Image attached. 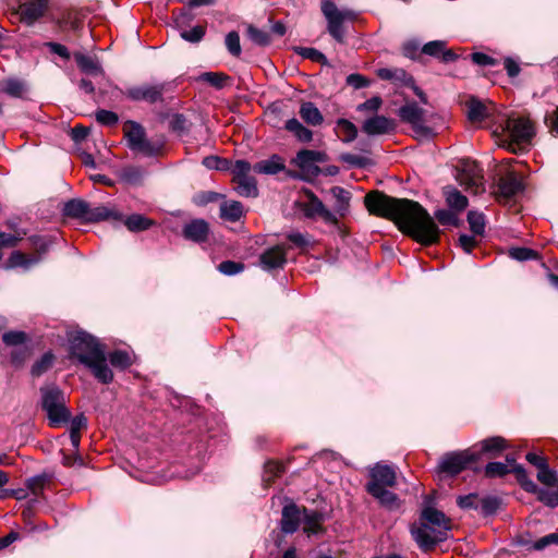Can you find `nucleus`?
Returning a JSON list of instances; mask_svg holds the SVG:
<instances>
[{
    "label": "nucleus",
    "instance_id": "1",
    "mask_svg": "<svg viewBox=\"0 0 558 558\" xmlns=\"http://www.w3.org/2000/svg\"><path fill=\"white\" fill-rule=\"evenodd\" d=\"M364 203L369 214L392 220L400 231L421 244L432 245L438 242V227L417 202L372 191L365 195Z\"/></svg>",
    "mask_w": 558,
    "mask_h": 558
},
{
    "label": "nucleus",
    "instance_id": "2",
    "mask_svg": "<svg viewBox=\"0 0 558 558\" xmlns=\"http://www.w3.org/2000/svg\"><path fill=\"white\" fill-rule=\"evenodd\" d=\"M70 352L102 384L113 380V373L107 365L105 349L92 335L85 331L73 332L70 337Z\"/></svg>",
    "mask_w": 558,
    "mask_h": 558
},
{
    "label": "nucleus",
    "instance_id": "3",
    "mask_svg": "<svg viewBox=\"0 0 558 558\" xmlns=\"http://www.w3.org/2000/svg\"><path fill=\"white\" fill-rule=\"evenodd\" d=\"M41 408L46 412L49 426L60 427L68 424L71 412L66 408L64 393L58 387H43Z\"/></svg>",
    "mask_w": 558,
    "mask_h": 558
},
{
    "label": "nucleus",
    "instance_id": "4",
    "mask_svg": "<svg viewBox=\"0 0 558 558\" xmlns=\"http://www.w3.org/2000/svg\"><path fill=\"white\" fill-rule=\"evenodd\" d=\"M64 215L81 219L85 222H99L105 220H122L123 216L114 208L107 206L92 207L83 199H71L64 205Z\"/></svg>",
    "mask_w": 558,
    "mask_h": 558
},
{
    "label": "nucleus",
    "instance_id": "5",
    "mask_svg": "<svg viewBox=\"0 0 558 558\" xmlns=\"http://www.w3.org/2000/svg\"><path fill=\"white\" fill-rule=\"evenodd\" d=\"M295 205L306 218H320L329 225H337L339 221L336 214L329 210L311 191H306L304 196L296 201Z\"/></svg>",
    "mask_w": 558,
    "mask_h": 558
},
{
    "label": "nucleus",
    "instance_id": "6",
    "mask_svg": "<svg viewBox=\"0 0 558 558\" xmlns=\"http://www.w3.org/2000/svg\"><path fill=\"white\" fill-rule=\"evenodd\" d=\"M252 169L251 163L245 160H236L231 168L235 191L241 196L256 197L258 194L256 180L250 175Z\"/></svg>",
    "mask_w": 558,
    "mask_h": 558
},
{
    "label": "nucleus",
    "instance_id": "7",
    "mask_svg": "<svg viewBox=\"0 0 558 558\" xmlns=\"http://www.w3.org/2000/svg\"><path fill=\"white\" fill-rule=\"evenodd\" d=\"M477 459L478 457L473 449L448 453L441 458L438 470L442 473L456 475Z\"/></svg>",
    "mask_w": 558,
    "mask_h": 558
},
{
    "label": "nucleus",
    "instance_id": "8",
    "mask_svg": "<svg viewBox=\"0 0 558 558\" xmlns=\"http://www.w3.org/2000/svg\"><path fill=\"white\" fill-rule=\"evenodd\" d=\"M169 86V83L142 84L128 88L125 96L134 101L155 104L163 100V94L168 90Z\"/></svg>",
    "mask_w": 558,
    "mask_h": 558
},
{
    "label": "nucleus",
    "instance_id": "9",
    "mask_svg": "<svg viewBox=\"0 0 558 558\" xmlns=\"http://www.w3.org/2000/svg\"><path fill=\"white\" fill-rule=\"evenodd\" d=\"M48 7L49 0H19L13 14H17L22 23L32 26L46 14Z\"/></svg>",
    "mask_w": 558,
    "mask_h": 558
},
{
    "label": "nucleus",
    "instance_id": "10",
    "mask_svg": "<svg viewBox=\"0 0 558 558\" xmlns=\"http://www.w3.org/2000/svg\"><path fill=\"white\" fill-rule=\"evenodd\" d=\"M124 136L128 140L129 147L146 156L154 154L153 145L146 140L143 126L134 121L125 122L123 126Z\"/></svg>",
    "mask_w": 558,
    "mask_h": 558
},
{
    "label": "nucleus",
    "instance_id": "11",
    "mask_svg": "<svg viewBox=\"0 0 558 558\" xmlns=\"http://www.w3.org/2000/svg\"><path fill=\"white\" fill-rule=\"evenodd\" d=\"M457 179L461 185L474 194L484 191L482 169L474 161H462Z\"/></svg>",
    "mask_w": 558,
    "mask_h": 558
},
{
    "label": "nucleus",
    "instance_id": "12",
    "mask_svg": "<svg viewBox=\"0 0 558 558\" xmlns=\"http://www.w3.org/2000/svg\"><path fill=\"white\" fill-rule=\"evenodd\" d=\"M425 111L416 102H409L399 109V117L403 122L412 125L418 136H429L432 131L424 125Z\"/></svg>",
    "mask_w": 558,
    "mask_h": 558
},
{
    "label": "nucleus",
    "instance_id": "13",
    "mask_svg": "<svg viewBox=\"0 0 558 558\" xmlns=\"http://www.w3.org/2000/svg\"><path fill=\"white\" fill-rule=\"evenodd\" d=\"M323 14L328 22L329 34L339 43L343 41L344 32L342 23L347 17V14L340 11L337 5L331 1H325L322 5Z\"/></svg>",
    "mask_w": 558,
    "mask_h": 558
},
{
    "label": "nucleus",
    "instance_id": "14",
    "mask_svg": "<svg viewBox=\"0 0 558 558\" xmlns=\"http://www.w3.org/2000/svg\"><path fill=\"white\" fill-rule=\"evenodd\" d=\"M411 533L418 546L425 550L432 548L436 543L444 541L447 536L444 532L436 530V526L428 525L421 521L420 525H413Z\"/></svg>",
    "mask_w": 558,
    "mask_h": 558
},
{
    "label": "nucleus",
    "instance_id": "15",
    "mask_svg": "<svg viewBox=\"0 0 558 558\" xmlns=\"http://www.w3.org/2000/svg\"><path fill=\"white\" fill-rule=\"evenodd\" d=\"M502 130L515 143L527 142L534 134L531 121L525 118L507 119Z\"/></svg>",
    "mask_w": 558,
    "mask_h": 558
},
{
    "label": "nucleus",
    "instance_id": "16",
    "mask_svg": "<svg viewBox=\"0 0 558 558\" xmlns=\"http://www.w3.org/2000/svg\"><path fill=\"white\" fill-rule=\"evenodd\" d=\"M513 471L517 473L521 486L529 493H537L538 499L545 505L554 508L558 506V492H548L538 489L537 485L527 477L525 470L521 465H514Z\"/></svg>",
    "mask_w": 558,
    "mask_h": 558
},
{
    "label": "nucleus",
    "instance_id": "17",
    "mask_svg": "<svg viewBox=\"0 0 558 558\" xmlns=\"http://www.w3.org/2000/svg\"><path fill=\"white\" fill-rule=\"evenodd\" d=\"M369 475L367 490L374 487H392L396 484V471L390 465L377 463Z\"/></svg>",
    "mask_w": 558,
    "mask_h": 558
},
{
    "label": "nucleus",
    "instance_id": "18",
    "mask_svg": "<svg viewBox=\"0 0 558 558\" xmlns=\"http://www.w3.org/2000/svg\"><path fill=\"white\" fill-rule=\"evenodd\" d=\"M327 156L325 153L303 149L298 153L294 162L303 171L316 173L318 172V167L315 163L325 162Z\"/></svg>",
    "mask_w": 558,
    "mask_h": 558
},
{
    "label": "nucleus",
    "instance_id": "19",
    "mask_svg": "<svg viewBox=\"0 0 558 558\" xmlns=\"http://www.w3.org/2000/svg\"><path fill=\"white\" fill-rule=\"evenodd\" d=\"M523 190L521 179L514 173L509 172L499 179L498 182V197L500 199H509Z\"/></svg>",
    "mask_w": 558,
    "mask_h": 558
},
{
    "label": "nucleus",
    "instance_id": "20",
    "mask_svg": "<svg viewBox=\"0 0 558 558\" xmlns=\"http://www.w3.org/2000/svg\"><path fill=\"white\" fill-rule=\"evenodd\" d=\"M395 122L384 116H375L364 121L362 131L367 135H381L395 130Z\"/></svg>",
    "mask_w": 558,
    "mask_h": 558
},
{
    "label": "nucleus",
    "instance_id": "21",
    "mask_svg": "<svg viewBox=\"0 0 558 558\" xmlns=\"http://www.w3.org/2000/svg\"><path fill=\"white\" fill-rule=\"evenodd\" d=\"M301 508L295 505H288L282 510L281 529L284 533L295 532L302 522Z\"/></svg>",
    "mask_w": 558,
    "mask_h": 558
},
{
    "label": "nucleus",
    "instance_id": "22",
    "mask_svg": "<svg viewBox=\"0 0 558 558\" xmlns=\"http://www.w3.org/2000/svg\"><path fill=\"white\" fill-rule=\"evenodd\" d=\"M208 233V223L203 219H194L191 222L186 223L183 228L184 238L193 242L206 241Z\"/></svg>",
    "mask_w": 558,
    "mask_h": 558
},
{
    "label": "nucleus",
    "instance_id": "23",
    "mask_svg": "<svg viewBox=\"0 0 558 558\" xmlns=\"http://www.w3.org/2000/svg\"><path fill=\"white\" fill-rule=\"evenodd\" d=\"M260 265L264 269L270 270L284 265L286 252L281 246H274L260 255Z\"/></svg>",
    "mask_w": 558,
    "mask_h": 558
},
{
    "label": "nucleus",
    "instance_id": "24",
    "mask_svg": "<svg viewBox=\"0 0 558 558\" xmlns=\"http://www.w3.org/2000/svg\"><path fill=\"white\" fill-rule=\"evenodd\" d=\"M421 521L436 526V530L442 531L445 536H447V532L450 530V521L446 515L432 507L423 510Z\"/></svg>",
    "mask_w": 558,
    "mask_h": 558
},
{
    "label": "nucleus",
    "instance_id": "25",
    "mask_svg": "<svg viewBox=\"0 0 558 558\" xmlns=\"http://www.w3.org/2000/svg\"><path fill=\"white\" fill-rule=\"evenodd\" d=\"M330 194L335 198V210L332 213L336 214L337 218L344 217L349 210L351 193L343 187L333 186L330 189Z\"/></svg>",
    "mask_w": 558,
    "mask_h": 558
},
{
    "label": "nucleus",
    "instance_id": "26",
    "mask_svg": "<svg viewBox=\"0 0 558 558\" xmlns=\"http://www.w3.org/2000/svg\"><path fill=\"white\" fill-rule=\"evenodd\" d=\"M475 447H480L478 452H475L478 458L481 454H489L490 457H496L507 448V442L502 437L495 436L482 440Z\"/></svg>",
    "mask_w": 558,
    "mask_h": 558
},
{
    "label": "nucleus",
    "instance_id": "27",
    "mask_svg": "<svg viewBox=\"0 0 558 558\" xmlns=\"http://www.w3.org/2000/svg\"><path fill=\"white\" fill-rule=\"evenodd\" d=\"M303 531L307 535L317 534L322 531L323 515L316 511H308L301 508Z\"/></svg>",
    "mask_w": 558,
    "mask_h": 558
},
{
    "label": "nucleus",
    "instance_id": "28",
    "mask_svg": "<svg viewBox=\"0 0 558 558\" xmlns=\"http://www.w3.org/2000/svg\"><path fill=\"white\" fill-rule=\"evenodd\" d=\"M299 114L308 125L318 126L324 122V117L319 109L311 101L301 104Z\"/></svg>",
    "mask_w": 558,
    "mask_h": 558
},
{
    "label": "nucleus",
    "instance_id": "29",
    "mask_svg": "<svg viewBox=\"0 0 558 558\" xmlns=\"http://www.w3.org/2000/svg\"><path fill=\"white\" fill-rule=\"evenodd\" d=\"M284 162L278 155L271 156L269 159L260 160L253 166V170L263 174H277L284 169Z\"/></svg>",
    "mask_w": 558,
    "mask_h": 558
},
{
    "label": "nucleus",
    "instance_id": "30",
    "mask_svg": "<svg viewBox=\"0 0 558 558\" xmlns=\"http://www.w3.org/2000/svg\"><path fill=\"white\" fill-rule=\"evenodd\" d=\"M284 128L302 143H308L313 140V132L295 118L289 119Z\"/></svg>",
    "mask_w": 558,
    "mask_h": 558
},
{
    "label": "nucleus",
    "instance_id": "31",
    "mask_svg": "<svg viewBox=\"0 0 558 558\" xmlns=\"http://www.w3.org/2000/svg\"><path fill=\"white\" fill-rule=\"evenodd\" d=\"M124 226L128 228L131 232H141L148 230L150 227L155 225V221L141 215V214H133L129 217H126L124 220Z\"/></svg>",
    "mask_w": 558,
    "mask_h": 558
},
{
    "label": "nucleus",
    "instance_id": "32",
    "mask_svg": "<svg viewBox=\"0 0 558 558\" xmlns=\"http://www.w3.org/2000/svg\"><path fill=\"white\" fill-rule=\"evenodd\" d=\"M336 132L340 140L344 143L353 142L357 136L356 126L347 119H339L336 122Z\"/></svg>",
    "mask_w": 558,
    "mask_h": 558
},
{
    "label": "nucleus",
    "instance_id": "33",
    "mask_svg": "<svg viewBox=\"0 0 558 558\" xmlns=\"http://www.w3.org/2000/svg\"><path fill=\"white\" fill-rule=\"evenodd\" d=\"M444 194L446 196V201L449 207L461 211L465 209L468 206V198L462 195L457 189L452 186H446L444 189Z\"/></svg>",
    "mask_w": 558,
    "mask_h": 558
},
{
    "label": "nucleus",
    "instance_id": "34",
    "mask_svg": "<svg viewBox=\"0 0 558 558\" xmlns=\"http://www.w3.org/2000/svg\"><path fill=\"white\" fill-rule=\"evenodd\" d=\"M70 439L73 448L75 450L78 449L80 440H81V430L86 427L87 420L86 417L81 414L76 415L75 417H70Z\"/></svg>",
    "mask_w": 558,
    "mask_h": 558
},
{
    "label": "nucleus",
    "instance_id": "35",
    "mask_svg": "<svg viewBox=\"0 0 558 558\" xmlns=\"http://www.w3.org/2000/svg\"><path fill=\"white\" fill-rule=\"evenodd\" d=\"M388 487H380V488H377V487H374L373 489H368L367 492L373 496L375 497L376 499H378V501L389 508V509H393V508H397L398 507V498H397V495L391 493L390 490L387 489Z\"/></svg>",
    "mask_w": 558,
    "mask_h": 558
},
{
    "label": "nucleus",
    "instance_id": "36",
    "mask_svg": "<svg viewBox=\"0 0 558 558\" xmlns=\"http://www.w3.org/2000/svg\"><path fill=\"white\" fill-rule=\"evenodd\" d=\"M468 118L472 122H481L488 116V108L476 99H471L466 104Z\"/></svg>",
    "mask_w": 558,
    "mask_h": 558
},
{
    "label": "nucleus",
    "instance_id": "37",
    "mask_svg": "<svg viewBox=\"0 0 558 558\" xmlns=\"http://www.w3.org/2000/svg\"><path fill=\"white\" fill-rule=\"evenodd\" d=\"M220 215L229 221H238L243 215V206L240 202H226L220 206Z\"/></svg>",
    "mask_w": 558,
    "mask_h": 558
},
{
    "label": "nucleus",
    "instance_id": "38",
    "mask_svg": "<svg viewBox=\"0 0 558 558\" xmlns=\"http://www.w3.org/2000/svg\"><path fill=\"white\" fill-rule=\"evenodd\" d=\"M75 61H76L77 65L80 66V69L87 74L99 75L102 73V70H101L99 63L95 59H93L88 56L77 53V54H75Z\"/></svg>",
    "mask_w": 558,
    "mask_h": 558
},
{
    "label": "nucleus",
    "instance_id": "39",
    "mask_svg": "<svg viewBox=\"0 0 558 558\" xmlns=\"http://www.w3.org/2000/svg\"><path fill=\"white\" fill-rule=\"evenodd\" d=\"M109 361L116 368L125 369L132 365L133 361L126 351L117 350L109 354Z\"/></svg>",
    "mask_w": 558,
    "mask_h": 558
},
{
    "label": "nucleus",
    "instance_id": "40",
    "mask_svg": "<svg viewBox=\"0 0 558 558\" xmlns=\"http://www.w3.org/2000/svg\"><path fill=\"white\" fill-rule=\"evenodd\" d=\"M248 38L258 46H267L270 44L271 38L269 33L266 31L259 29L254 25H248L246 28Z\"/></svg>",
    "mask_w": 558,
    "mask_h": 558
},
{
    "label": "nucleus",
    "instance_id": "41",
    "mask_svg": "<svg viewBox=\"0 0 558 558\" xmlns=\"http://www.w3.org/2000/svg\"><path fill=\"white\" fill-rule=\"evenodd\" d=\"M199 78L216 88H222L226 82L230 81V77L222 72H205Z\"/></svg>",
    "mask_w": 558,
    "mask_h": 558
},
{
    "label": "nucleus",
    "instance_id": "42",
    "mask_svg": "<svg viewBox=\"0 0 558 558\" xmlns=\"http://www.w3.org/2000/svg\"><path fill=\"white\" fill-rule=\"evenodd\" d=\"M0 89L12 97H21L24 93V85L19 80L10 78L1 83Z\"/></svg>",
    "mask_w": 558,
    "mask_h": 558
},
{
    "label": "nucleus",
    "instance_id": "43",
    "mask_svg": "<svg viewBox=\"0 0 558 558\" xmlns=\"http://www.w3.org/2000/svg\"><path fill=\"white\" fill-rule=\"evenodd\" d=\"M468 222L474 234L481 235L484 233L485 220L483 214L473 210L469 211Z\"/></svg>",
    "mask_w": 558,
    "mask_h": 558
},
{
    "label": "nucleus",
    "instance_id": "44",
    "mask_svg": "<svg viewBox=\"0 0 558 558\" xmlns=\"http://www.w3.org/2000/svg\"><path fill=\"white\" fill-rule=\"evenodd\" d=\"M54 356L51 353H45L39 361H37L32 367V374L34 376H40L52 367Z\"/></svg>",
    "mask_w": 558,
    "mask_h": 558
},
{
    "label": "nucleus",
    "instance_id": "45",
    "mask_svg": "<svg viewBox=\"0 0 558 558\" xmlns=\"http://www.w3.org/2000/svg\"><path fill=\"white\" fill-rule=\"evenodd\" d=\"M169 125L173 132L179 135L187 133L190 123L183 114L174 113L170 117Z\"/></svg>",
    "mask_w": 558,
    "mask_h": 558
},
{
    "label": "nucleus",
    "instance_id": "46",
    "mask_svg": "<svg viewBox=\"0 0 558 558\" xmlns=\"http://www.w3.org/2000/svg\"><path fill=\"white\" fill-rule=\"evenodd\" d=\"M537 480L546 486L558 487V474L548 468V463L538 470Z\"/></svg>",
    "mask_w": 558,
    "mask_h": 558
},
{
    "label": "nucleus",
    "instance_id": "47",
    "mask_svg": "<svg viewBox=\"0 0 558 558\" xmlns=\"http://www.w3.org/2000/svg\"><path fill=\"white\" fill-rule=\"evenodd\" d=\"M283 472V465L276 461H269L264 468V482L269 484Z\"/></svg>",
    "mask_w": 558,
    "mask_h": 558
},
{
    "label": "nucleus",
    "instance_id": "48",
    "mask_svg": "<svg viewBox=\"0 0 558 558\" xmlns=\"http://www.w3.org/2000/svg\"><path fill=\"white\" fill-rule=\"evenodd\" d=\"M2 340L8 347H15L24 344L27 340V336L23 331H9L2 337Z\"/></svg>",
    "mask_w": 558,
    "mask_h": 558
},
{
    "label": "nucleus",
    "instance_id": "49",
    "mask_svg": "<svg viewBox=\"0 0 558 558\" xmlns=\"http://www.w3.org/2000/svg\"><path fill=\"white\" fill-rule=\"evenodd\" d=\"M226 47L232 56L239 57L241 54L240 36L236 32H230L227 34Z\"/></svg>",
    "mask_w": 558,
    "mask_h": 558
},
{
    "label": "nucleus",
    "instance_id": "50",
    "mask_svg": "<svg viewBox=\"0 0 558 558\" xmlns=\"http://www.w3.org/2000/svg\"><path fill=\"white\" fill-rule=\"evenodd\" d=\"M509 255L517 260H529L537 258V253L526 247H512Z\"/></svg>",
    "mask_w": 558,
    "mask_h": 558
},
{
    "label": "nucleus",
    "instance_id": "51",
    "mask_svg": "<svg viewBox=\"0 0 558 558\" xmlns=\"http://www.w3.org/2000/svg\"><path fill=\"white\" fill-rule=\"evenodd\" d=\"M122 178L129 183H140L144 178V171L137 167H128L122 171Z\"/></svg>",
    "mask_w": 558,
    "mask_h": 558
},
{
    "label": "nucleus",
    "instance_id": "52",
    "mask_svg": "<svg viewBox=\"0 0 558 558\" xmlns=\"http://www.w3.org/2000/svg\"><path fill=\"white\" fill-rule=\"evenodd\" d=\"M509 472V465L501 462H490L485 468V474L489 477L502 476Z\"/></svg>",
    "mask_w": 558,
    "mask_h": 558
},
{
    "label": "nucleus",
    "instance_id": "53",
    "mask_svg": "<svg viewBox=\"0 0 558 558\" xmlns=\"http://www.w3.org/2000/svg\"><path fill=\"white\" fill-rule=\"evenodd\" d=\"M244 269V265L242 263L226 260L219 264L218 270L227 276H232L241 272Z\"/></svg>",
    "mask_w": 558,
    "mask_h": 558
},
{
    "label": "nucleus",
    "instance_id": "54",
    "mask_svg": "<svg viewBox=\"0 0 558 558\" xmlns=\"http://www.w3.org/2000/svg\"><path fill=\"white\" fill-rule=\"evenodd\" d=\"M446 48V43L442 40H433L425 44L422 48V52L432 57H438L442 53Z\"/></svg>",
    "mask_w": 558,
    "mask_h": 558
},
{
    "label": "nucleus",
    "instance_id": "55",
    "mask_svg": "<svg viewBox=\"0 0 558 558\" xmlns=\"http://www.w3.org/2000/svg\"><path fill=\"white\" fill-rule=\"evenodd\" d=\"M377 75L381 78V80H388V81H401L404 78L405 76V72L401 69H388V68H383V69H379L377 71Z\"/></svg>",
    "mask_w": 558,
    "mask_h": 558
},
{
    "label": "nucleus",
    "instance_id": "56",
    "mask_svg": "<svg viewBox=\"0 0 558 558\" xmlns=\"http://www.w3.org/2000/svg\"><path fill=\"white\" fill-rule=\"evenodd\" d=\"M205 36V27L195 26L190 31H184L181 33V37L190 43H198Z\"/></svg>",
    "mask_w": 558,
    "mask_h": 558
},
{
    "label": "nucleus",
    "instance_id": "57",
    "mask_svg": "<svg viewBox=\"0 0 558 558\" xmlns=\"http://www.w3.org/2000/svg\"><path fill=\"white\" fill-rule=\"evenodd\" d=\"M550 545H558V533L545 535L533 543L532 548L535 550H543Z\"/></svg>",
    "mask_w": 558,
    "mask_h": 558
},
{
    "label": "nucleus",
    "instance_id": "58",
    "mask_svg": "<svg viewBox=\"0 0 558 558\" xmlns=\"http://www.w3.org/2000/svg\"><path fill=\"white\" fill-rule=\"evenodd\" d=\"M480 506L483 513L492 514L496 512L499 507V501L495 497L478 498Z\"/></svg>",
    "mask_w": 558,
    "mask_h": 558
},
{
    "label": "nucleus",
    "instance_id": "59",
    "mask_svg": "<svg viewBox=\"0 0 558 558\" xmlns=\"http://www.w3.org/2000/svg\"><path fill=\"white\" fill-rule=\"evenodd\" d=\"M47 483V477L45 475H37L32 478H28L26 482V486L32 490L33 494H39Z\"/></svg>",
    "mask_w": 558,
    "mask_h": 558
},
{
    "label": "nucleus",
    "instance_id": "60",
    "mask_svg": "<svg viewBox=\"0 0 558 558\" xmlns=\"http://www.w3.org/2000/svg\"><path fill=\"white\" fill-rule=\"evenodd\" d=\"M96 119L104 125H114L118 122V116L109 110H99L96 112Z\"/></svg>",
    "mask_w": 558,
    "mask_h": 558
},
{
    "label": "nucleus",
    "instance_id": "61",
    "mask_svg": "<svg viewBox=\"0 0 558 558\" xmlns=\"http://www.w3.org/2000/svg\"><path fill=\"white\" fill-rule=\"evenodd\" d=\"M203 165L208 169L222 170L227 168L228 161L217 156H208L203 159Z\"/></svg>",
    "mask_w": 558,
    "mask_h": 558
},
{
    "label": "nucleus",
    "instance_id": "62",
    "mask_svg": "<svg viewBox=\"0 0 558 558\" xmlns=\"http://www.w3.org/2000/svg\"><path fill=\"white\" fill-rule=\"evenodd\" d=\"M32 246L39 253H45L50 244L51 240L40 235H34L29 238Z\"/></svg>",
    "mask_w": 558,
    "mask_h": 558
},
{
    "label": "nucleus",
    "instance_id": "63",
    "mask_svg": "<svg viewBox=\"0 0 558 558\" xmlns=\"http://www.w3.org/2000/svg\"><path fill=\"white\" fill-rule=\"evenodd\" d=\"M347 83H348V85H350L356 89L367 87L371 84L369 80H367L365 76L357 74V73L350 74L347 77Z\"/></svg>",
    "mask_w": 558,
    "mask_h": 558
},
{
    "label": "nucleus",
    "instance_id": "64",
    "mask_svg": "<svg viewBox=\"0 0 558 558\" xmlns=\"http://www.w3.org/2000/svg\"><path fill=\"white\" fill-rule=\"evenodd\" d=\"M458 505L463 509L478 508L480 501L477 495L470 494L458 498Z\"/></svg>",
    "mask_w": 558,
    "mask_h": 558
}]
</instances>
